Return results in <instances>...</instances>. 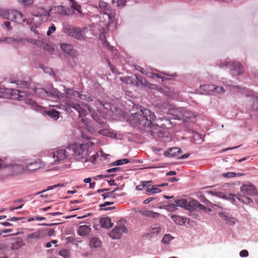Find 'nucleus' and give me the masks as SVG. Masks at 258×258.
Instances as JSON below:
<instances>
[{
    "mask_svg": "<svg viewBox=\"0 0 258 258\" xmlns=\"http://www.w3.org/2000/svg\"><path fill=\"white\" fill-rule=\"evenodd\" d=\"M113 204H114L113 202L107 201V202H105L104 203H103L102 204H100L99 206L100 208H103V207L109 206L113 205Z\"/></svg>",
    "mask_w": 258,
    "mask_h": 258,
    "instance_id": "nucleus-55",
    "label": "nucleus"
},
{
    "mask_svg": "<svg viewBox=\"0 0 258 258\" xmlns=\"http://www.w3.org/2000/svg\"><path fill=\"white\" fill-rule=\"evenodd\" d=\"M49 15H50V17H52V14L67 15V12H66L64 6H62V5L52 7L49 9Z\"/></svg>",
    "mask_w": 258,
    "mask_h": 258,
    "instance_id": "nucleus-19",
    "label": "nucleus"
},
{
    "mask_svg": "<svg viewBox=\"0 0 258 258\" xmlns=\"http://www.w3.org/2000/svg\"><path fill=\"white\" fill-rule=\"evenodd\" d=\"M56 28L54 25H52L49 27L48 30L46 33L47 36L51 35L55 31Z\"/></svg>",
    "mask_w": 258,
    "mask_h": 258,
    "instance_id": "nucleus-48",
    "label": "nucleus"
},
{
    "mask_svg": "<svg viewBox=\"0 0 258 258\" xmlns=\"http://www.w3.org/2000/svg\"><path fill=\"white\" fill-rule=\"evenodd\" d=\"M153 211L150 210H146L142 212V214L144 216L146 217H151L152 214H153Z\"/></svg>",
    "mask_w": 258,
    "mask_h": 258,
    "instance_id": "nucleus-57",
    "label": "nucleus"
},
{
    "mask_svg": "<svg viewBox=\"0 0 258 258\" xmlns=\"http://www.w3.org/2000/svg\"><path fill=\"white\" fill-rule=\"evenodd\" d=\"M46 235L44 230H40L32 234H28L27 235V239H40Z\"/></svg>",
    "mask_w": 258,
    "mask_h": 258,
    "instance_id": "nucleus-21",
    "label": "nucleus"
},
{
    "mask_svg": "<svg viewBox=\"0 0 258 258\" xmlns=\"http://www.w3.org/2000/svg\"><path fill=\"white\" fill-rule=\"evenodd\" d=\"M64 92L66 93L67 98H70L71 96L80 98L82 100L88 101L90 102L87 106L89 111L90 112V106L94 110V113H99L103 111V108L108 109L110 107V104L100 101L96 98H92L89 94H83L77 91H75L70 88L64 89Z\"/></svg>",
    "mask_w": 258,
    "mask_h": 258,
    "instance_id": "nucleus-3",
    "label": "nucleus"
},
{
    "mask_svg": "<svg viewBox=\"0 0 258 258\" xmlns=\"http://www.w3.org/2000/svg\"><path fill=\"white\" fill-rule=\"evenodd\" d=\"M90 113L91 114V117L94 120L97 122L100 126L99 128H102L98 131V133L100 135L108 137L111 134L110 132L107 130L108 125L105 122L104 120L101 118L98 115L99 113L95 114L94 111L90 106Z\"/></svg>",
    "mask_w": 258,
    "mask_h": 258,
    "instance_id": "nucleus-8",
    "label": "nucleus"
},
{
    "mask_svg": "<svg viewBox=\"0 0 258 258\" xmlns=\"http://www.w3.org/2000/svg\"><path fill=\"white\" fill-rule=\"evenodd\" d=\"M168 113L171 116L170 117H163L160 119L162 120L164 119L166 121L169 122L171 126L175 125L176 124L171 122V120H182L184 119L189 118L191 114L184 107H175V106H171V107L168 110Z\"/></svg>",
    "mask_w": 258,
    "mask_h": 258,
    "instance_id": "nucleus-5",
    "label": "nucleus"
},
{
    "mask_svg": "<svg viewBox=\"0 0 258 258\" xmlns=\"http://www.w3.org/2000/svg\"><path fill=\"white\" fill-rule=\"evenodd\" d=\"M101 196L103 197V200H105L107 198H109L112 199H114L115 198V194L114 193V191L104 193L101 195Z\"/></svg>",
    "mask_w": 258,
    "mask_h": 258,
    "instance_id": "nucleus-41",
    "label": "nucleus"
},
{
    "mask_svg": "<svg viewBox=\"0 0 258 258\" xmlns=\"http://www.w3.org/2000/svg\"><path fill=\"white\" fill-rule=\"evenodd\" d=\"M126 0H116V6L119 7H123L126 6Z\"/></svg>",
    "mask_w": 258,
    "mask_h": 258,
    "instance_id": "nucleus-51",
    "label": "nucleus"
},
{
    "mask_svg": "<svg viewBox=\"0 0 258 258\" xmlns=\"http://www.w3.org/2000/svg\"><path fill=\"white\" fill-rule=\"evenodd\" d=\"M162 230V228L160 225H158L157 226H153L151 227V229L150 230V233H153V234H158Z\"/></svg>",
    "mask_w": 258,
    "mask_h": 258,
    "instance_id": "nucleus-40",
    "label": "nucleus"
},
{
    "mask_svg": "<svg viewBox=\"0 0 258 258\" xmlns=\"http://www.w3.org/2000/svg\"><path fill=\"white\" fill-rule=\"evenodd\" d=\"M60 48L64 53H68L70 56L73 57L76 56L77 51L71 44L63 43L60 45Z\"/></svg>",
    "mask_w": 258,
    "mask_h": 258,
    "instance_id": "nucleus-18",
    "label": "nucleus"
},
{
    "mask_svg": "<svg viewBox=\"0 0 258 258\" xmlns=\"http://www.w3.org/2000/svg\"><path fill=\"white\" fill-rule=\"evenodd\" d=\"M67 105L69 107L74 108L79 113L80 117L84 116L87 113V111L86 109H84L80 105L70 100L67 101Z\"/></svg>",
    "mask_w": 258,
    "mask_h": 258,
    "instance_id": "nucleus-17",
    "label": "nucleus"
},
{
    "mask_svg": "<svg viewBox=\"0 0 258 258\" xmlns=\"http://www.w3.org/2000/svg\"><path fill=\"white\" fill-rule=\"evenodd\" d=\"M191 206H192V201L189 203L185 199H180L175 200L174 203H169L167 207L170 209H177V207H182L188 209Z\"/></svg>",
    "mask_w": 258,
    "mask_h": 258,
    "instance_id": "nucleus-10",
    "label": "nucleus"
},
{
    "mask_svg": "<svg viewBox=\"0 0 258 258\" xmlns=\"http://www.w3.org/2000/svg\"><path fill=\"white\" fill-rule=\"evenodd\" d=\"M58 253L64 258H68L69 257L68 252L67 250H61L59 251Z\"/></svg>",
    "mask_w": 258,
    "mask_h": 258,
    "instance_id": "nucleus-53",
    "label": "nucleus"
},
{
    "mask_svg": "<svg viewBox=\"0 0 258 258\" xmlns=\"http://www.w3.org/2000/svg\"><path fill=\"white\" fill-rule=\"evenodd\" d=\"M209 194L213 195V196H218L219 197V198H221L225 200H228V195H225V194H222L221 192H217V191H210L209 192Z\"/></svg>",
    "mask_w": 258,
    "mask_h": 258,
    "instance_id": "nucleus-39",
    "label": "nucleus"
},
{
    "mask_svg": "<svg viewBox=\"0 0 258 258\" xmlns=\"http://www.w3.org/2000/svg\"><path fill=\"white\" fill-rule=\"evenodd\" d=\"M6 43L8 44H12V43H17L19 44L23 41V39H22L21 38L17 37V38H14L11 37H6Z\"/></svg>",
    "mask_w": 258,
    "mask_h": 258,
    "instance_id": "nucleus-34",
    "label": "nucleus"
},
{
    "mask_svg": "<svg viewBox=\"0 0 258 258\" xmlns=\"http://www.w3.org/2000/svg\"><path fill=\"white\" fill-rule=\"evenodd\" d=\"M42 69H43L44 72L45 73H47V74L50 75V76H54L55 75V73H54L53 69L51 68H49L48 67H45V68H42Z\"/></svg>",
    "mask_w": 258,
    "mask_h": 258,
    "instance_id": "nucleus-46",
    "label": "nucleus"
},
{
    "mask_svg": "<svg viewBox=\"0 0 258 258\" xmlns=\"http://www.w3.org/2000/svg\"><path fill=\"white\" fill-rule=\"evenodd\" d=\"M19 2L23 3V4L26 7V6L31 5L34 0H18Z\"/></svg>",
    "mask_w": 258,
    "mask_h": 258,
    "instance_id": "nucleus-50",
    "label": "nucleus"
},
{
    "mask_svg": "<svg viewBox=\"0 0 258 258\" xmlns=\"http://www.w3.org/2000/svg\"><path fill=\"white\" fill-rule=\"evenodd\" d=\"M192 206L204 211L207 210V208L204 205L201 204L197 201H192Z\"/></svg>",
    "mask_w": 258,
    "mask_h": 258,
    "instance_id": "nucleus-37",
    "label": "nucleus"
},
{
    "mask_svg": "<svg viewBox=\"0 0 258 258\" xmlns=\"http://www.w3.org/2000/svg\"><path fill=\"white\" fill-rule=\"evenodd\" d=\"M145 183L146 184H145L146 185L145 188H147V191L148 192L149 189H151V187L153 185H151L150 184V183H151L150 180L145 181Z\"/></svg>",
    "mask_w": 258,
    "mask_h": 258,
    "instance_id": "nucleus-64",
    "label": "nucleus"
},
{
    "mask_svg": "<svg viewBox=\"0 0 258 258\" xmlns=\"http://www.w3.org/2000/svg\"><path fill=\"white\" fill-rule=\"evenodd\" d=\"M241 257H246L248 255V252L247 250H242L240 252Z\"/></svg>",
    "mask_w": 258,
    "mask_h": 258,
    "instance_id": "nucleus-62",
    "label": "nucleus"
},
{
    "mask_svg": "<svg viewBox=\"0 0 258 258\" xmlns=\"http://www.w3.org/2000/svg\"><path fill=\"white\" fill-rule=\"evenodd\" d=\"M11 83L16 84L17 87H21L23 88L31 89L30 84L26 81L21 80H11Z\"/></svg>",
    "mask_w": 258,
    "mask_h": 258,
    "instance_id": "nucleus-29",
    "label": "nucleus"
},
{
    "mask_svg": "<svg viewBox=\"0 0 258 258\" xmlns=\"http://www.w3.org/2000/svg\"><path fill=\"white\" fill-rule=\"evenodd\" d=\"M171 218L173 221H175L177 224L179 225H183L186 219L185 218L177 215L172 216Z\"/></svg>",
    "mask_w": 258,
    "mask_h": 258,
    "instance_id": "nucleus-32",
    "label": "nucleus"
},
{
    "mask_svg": "<svg viewBox=\"0 0 258 258\" xmlns=\"http://www.w3.org/2000/svg\"><path fill=\"white\" fill-rule=\"evenodd\" d=\"M88 28L86 27H74L73 25H67L62 27V32L69 37L79 41H85L87 39L86 32Z\"/></svg>",
    "mask_w": 258,
    "mask_h": 258,
    "instance_id": "nucleus-6",
    "label": "nucleus"
},
{
    "mask_svg": "<svg viewBox=\"0 0 258 258\" xmlns=\"http://www.w3.org/2000/svg\"><path fill=\"white\" fill-rule=\"evenodd\" d=\"M251 99L253 101V107L258 109V94H251L249 95Z\"/></svg>",
    "mask_w": 258,
    "mask_h": 258,
    "instance_id": "nucleus-38",
    "label": "nucleus"
},
{
    "mask_svg": "<svg viewBox=\"0 0 258 258\" xmlns=\"http://www.w3.org/2000/svg\"><path fill=\"white\" fill-rule=\"evenodd\" d=\"M172 239V237L169 234H165L162 239V242L165 244L169 243L170 240Z\"/></svg>",
    "mask_w": 258,
    "mask_h": 258,
    "instance_id": "nucleus-43",
    "label": "nucleus"
},
{
    "mask_svg": "<svg viewBox=\"0 0 258 258\" xmlns=\"http://www.w3.org/2000/svg\"><path fill=\"white\" fill-rule=\"evenodd\" d=\"M240 190L242 194L254 196L257 195V190L253 185L250 183L244 184L240 186Z\"/></svg>",
    "mask_w": 258,
    "mask_h": 258,
    "instance_id": "nucleus-11",
    "label": "nucleus"
},
{
    "mask_svg": "<svg viewBox=\"0 0 258 258\" xmlns=\"http://www.w3.org/2000/svg\"><path fill=\"white\" fill-rule=\"evenodd\" d=\"M24 245L25 244L24 243L23 241L21 239H18L12 243L11 249L12 250H17Z\"/></svg>",
    "mask_w": 258,
    "mask_h": 258,
    "instance_id": "nucleus-30",
    "label": "nucleus"
},
{
    "mask_svg": "<svg viewBox=\"0 0 258 258\" xmlns=\"http://www.w3.org/2000/svg\"><path fill=\"white\" fill-rule=\"evenodd\" d=\"M236 199L238 201L245 204H250L252 203V200L246 196L241 197L240 196V197H236Z\"/></svg>",
    "mask_w": 258,
    "mask_h": 258,
    "instance_id": "nucleus-35",
    "label": "nucleus"
},
{
    "mask_svg": "<svg viewBox=\"0 0 258 258\" xmlns=\"http://www.w3.org/2000/svg\"><path fill=\"white\" fill-rule=\"evenodd\" d=\"M182 150L178 147H172L169 149L167 151L164 153L165 156L171 157L177 155V154H181Z\"/></svg>",
    "mask_w": 258,
    "mask_h": 258,
    "instance_id": "nucleus-24",
    "label": "nucleus"
},
{
    "mask_svg": "<svg viewBox=\"0 0 258 258\" xmlns=\"http://www.w3.org/2000/svg\"><path fill=\"white\" fill-rule=\"evenodd\" d=\"M222 175L224 177L232 178V177H234L236 176V173H234V172H227V173L222 174Z\"/></svg>",
    "mask_w": 258,
    "mask_h": 258,
    "instance_id": "nucleus-49",
    "label": "nucleus"
},
{
    "mask_svg": "<svg viewBox=\"0 0 258 258\" xmlns=\"http://www.w3.org/2000/svg\"><path fill=\"white\" fill-rule=\"evenodd\" d=\"M100 224L104 228H110L112 227L113 223L109 218L103 217L100 219Z\"/></svg>",
    "mask_w": 258,
    "mask_h": 258,
    "instance_id": "nucleus-28",
    "label": "nucleus"
},
{
    "mask_svg": "<svg viewBox=\"0 0 258 258\" xmlns=\"http://www.w3.org/2000/svg\"><path fill=\"white\" fill-rule=\"evenodd\" d=\"M120 167H113L112 168H110L109 169H107L106 170L107 173H112L118 171V170H120Z\"/></svg>",
    "mask_w": 258,
    "mask_h": 258,
    "instance_id": "nucleus-59",
    "label": "nucleus"
},
{
    "mask_svg": "<svg viewBox=\"0 0 258 258\" xmlns=\"http://www.w3.org/2000/svg\"><path fill=\"white\" fill-rule=\"evenodd\" d=\"M45 113L53 120H56L60 116V112L54 109L45 111Z\"/></svg>",
    "mask_w": 258,
    "mask_h": 258,
    "instance_id": "nucleus-27",
    "label": "nucleus"
},
{
    "mask_svg": "<svg viewBox=\"0 0 258 258\" xmlns=\"http://www.w3.org/2000/svg\"><path fill=\"white\" fill-rule=\"evenodd\" d=\"M90 232V227L87 225H81L79 226L77 230L78 234L82 236L88 235Z\"/></svg>",
    "mask_w": 258,
    "mask_h": 258,
    "instance_id": "nucleus-25",
    "label": "nucleus"
},
{
    "mask_svg": "<svg viewBox=\"0 0 258 258\" xmlns=\"http://www.w3.org/2000/svg\"><path fill=\"white\" fill-rule=\"evenodd\" d=\"M4 167L10 170L11 172V174L13 175L20 174L26 170L25 165H20L14 162H11L10 163L6 162L5 163Z\"/></svg>",
    "mask_w": 258,
    "mask_h": 258,
    "instance_id": "nucleus-9",
    "label": "nucleus"
},
{
    "mask_svg": "<svg viewBox=\"0 0 258 258\" xmlns=\"http://www.w3.org/2000/svg\"><path fill=\"white\" fill-rule=\"evenodd\" d=\"M71 7L78 13H81V5H78L76 2H73V4H71Z\"/></svg>",
    "mask_w": 258,
    "mask_h": 258,
    "instance_id": "nucleus-45",
    "label": "nucleus"
},
{
    "mask_svg": "<svg viewBox=\"0 0 258 258\" xmlns=\"http://www.w3.org/2000/svg\"><path fill=\"white\" fill-rule=\"evenodd\" d=\"M98 157V155L97 153H96L95 154H94L92 157H91L89 161H91L92 163H95ZM85 161H88V160H85Z\"/></svg>",
    "mask_w": 258,
    "mask_h": 258,
    "instance_id": "nucleus-60",
    "label": "nucleus"
},
{
    "mask_svg": "<svg viewBox=\"0 0 258 258\" xmlns=\"http://www.w3.org/2000/svg\"><path fill=\"white\" fill-rule=\"evenodd\" d=\"M10 17L15 22L21 23L23 20V15L22 13L17 11V10H12L9 14Z\"/></svg>",
    "mask_w": 258,
    "mask_h": 258,
    "instance_id": "nucleus-22",
    "label": "nucleus"
},
{
    "mask_svg": "<svg viewBox=\"0 0 258 258\" xmlns=\"http://www.w3.org/2000/svg\"><path fill=\"white\" fill-rule=\"evenodd\" d=\"M90 247L97 248L101 246V241L97 237H93L90 241Z\"/></svg>",
    "mask_w": 258,
    "mask_h": 258,
    "instance_id": "nucleus-33",
    "label": "nucleus"
},
{
    "mask_svg": "<svg viewBox=\"0 0 258 258\" xmlns=\"http://www.w3.org/2000/svg\"><path fill=\"white\" fill-rule=\"evenodd\" d=\"M32 94L34 93L36 96L40 98H47V90L43 88L34 87L32 88Z\"/></svg>",
    "mask_w": 258,
    "mask_h": 258,
    "instance_id": "nucleus-20",
    "label": "nucleus"
},
{
    "mask_svg": "<svg viewBox=\"0 0 258 258\" xmlns=\"http://www.w3.org/2000/svg\"><path fill=\"white\" fill-rule=\"evenodd\" d=\"M53 158L55 161H62L68 156L66 149L59 148L53 153Z\"/></svg>",
    "mask_w": 258,
    "mask_h": 258,
    "instance_id": "nucleus-16",
    "label": "nucleus"
},
{
    "mask_svg": "<svg viewBox=\"0 0 258 258\" xmlns=\"http://www.w3.org/2000/svg\"><path fill=\"white\" fill-rule=\"evenodd\" d=\"M156 200H157V198H156V197L149 198L148 199H146V200H144L143 201V203L144 204H147L149 203H150L151 201H153Z\"/></svg>",
    "mask_w": 258,
    "mask_h": 258,
    "instance_id": "nucleus-63",
    "label": "nucleus"
},
{
    "mask_svg": "<svg viewBox=\"0 0 258 258\" xmlns=\"http://www.w3.org/2000/svg\"><path fill=\"white\" fill-rule=\"evenodd\" d=\"M44 232L46 233V235L48 236H52L54 233V231L52 229H45Z\"/></svg>",
    "mask_w": 258,
    "mask_h": 258,
    "instance_id": "nucleus-58",
    "label": "nucleus"
},
{
    "mask_svg": "<svg viewBox=\"0 0 258 258\" xmlns=\"http://www.w3.org/2000/svg\"><path fill=\"white\" fill-rule=\"evenodd\" d=\"M64 94L59 92L53 87H50L47 89V98H52L57 99L63 97Z\"/></svg>",
    "mask_w": 258,
    "mask_h": 258,
    "instance_id": "nucleus-15",
    "label": "nucleus"
},
{
    "mask_svg": "<svg viewBox=\"0 0 258 258\" xmlns=\"http://www.w3.org/2000/svg\"><path fill=\"white\" fill-rule=\"evenodd\" d=\"M146 183L145 181H141V184L136 186V189L139 190H143L146 186Z\"/></svg>",
    "mask_w": 258,
    "mask_h": 258,
    "instance_id": "nucleus-56",
    "label": "nucleus"
},
{
    "mask_svg": "<svg viewBox=\"0 0 258 258\" xmlns=\"http://www.w3.org/2000/svg\"><path fill=\"white\" fill-rule=\"evenodd\" d=\"M104 38V42L103 43L105 45H106V47H107L108 48H109V50H111L113 48V46H111L110 45L109 42H108L106 40V37L104 35H103Z\"/></svg>",
    "mask_w": 258,
    "mask_h": 258,
    "instance_id": "nucleus-61",
    "label": "nucleus"
},
{
    "mask_svg": "<svg viewBox=\"0 0 258 258\" xmlns=\"http://www.w3.org/2000/svg\"><path fill=\"white\" fill-rule=\"evenodd\" d=\"M240 195L237 196L234 194H229L228 195L227 201H230L231 203H232L233 204H234L236 202L235 199H236V197H240Z\"/></svg>",
    "mask_w": 258,
    "mask_h": 258,
    "instance_id": "nucleus-44",
    "label": "nucleus"
},
{
    "mask_svg": "<svg viewBox=\"0 0 258 258\" xmlns=\"http://www.w3.org/2000/svg\"><path fill=\"white\" fill-rule=\"evenodd\" d=\"M127 84L135 85L136 86V77H127Z\"/></svg>",
    "mask_w": 258,
    "mask_h": 258,
    "instance_id": "nucleus-54",
    "label": "nucleus"
},
{
    "mask_svg": "<svg viewBox=\"0 0 258 258\" xmlns=\"http://www.w3.org/2000/svg\"><path fill=\"white\" fill-rule=\"evenodd\" d=\"M156 120L155 113L143 107H140L139 110L136 112L132 113L127 119V121L133 126L140 128L157 126Z\"/></svg>",
    "mask_w": 258,
    "mask_h": 258,
    "instance_id": "nucleus-1",
    "label": "nucleus"
},
{
    "mask_svg": "<svg viewBox=\"0 0 258 258\" xmlns=\"http://www.w3.org/2000/svg\"><path fill=\"white\" fill-rule=\"evenodd\" d=\"M31 94L32 93L30 91H21L11 88L0 87V98L5 99L12 98L17 100H25V103L31 106L33 110L36 111H40L42 107L29 97Z\"/></svg>",
    "mask_w": 258,
    "mask_h": 258,
    "instance_id": "nucleus-2",
    "label": "nucleus"
},
{
    "mask_svg": "<svg viewBox=\"0 0 258 258\" xmlns=\"http://www.w3.org/2000/svg\"><path fill=\"white\" fill-rule=\"evenodd\" d=\"M161 191V189L159 188L158 186L155 185L151 186V189H149L148 190V192L151 194H156L160 193Z\"/></svg>",
    "mask_w": 258,
    "mask_h": 258,
    "instance_id": "nucleus-42",
    "label": "nucleus"
},
{
    "mask_svg": "<svg viewBox=\"0 0 258 258\" xmlns=\"http://www.w3.org/2000/svg\"><path fill=\"white\" fill-rule=\"evenodd\" d=\"M127 229L124 226H119L116 227L110 232V236L113 239H119L121 237L122 233H126Z\"/></svg>",
    "mask_w": 258,
    "mask_h": 258,
    "instance_id": "nucleus-13",
    "label": "nucleus"
},
{
    "mask_svg": "<svg viewBox=\"0 0 258 258\" xmlns=\"http://www.w3.org/2000/svg\"><path fill=\"white\" fill-rule=\"evenodd\" d=\"M130 162V160L127 159H123L118 160L117 161H115L113 162H112L110 165L111 166H117L121 165H124Z\"/></svg>",
    "mask_w": 258,
    "mask_h": 258,
    "instance_id": "nucleus-36",
    "label": "nucleus"
},
{
    "mask_svg": "<svg viewBox=\"0 0 258 258\" xmlns=\"http://www.w3.org/2000/svg\"><path fill=\"white\" fill-rule=\"evenodd\" d=\"M219 216L229 226L234 225L237 221L236 218L231 216L230 214L226 212L219 213Z\"/></svg>",
    "mask_w": 258,
    "mask_h": 258,
    "instance_id": "nucleus-14",
    "label": "nucleus"
},
{
    "mask_svg": "<svg viewBox=\"0 0 258 258\" xmlns=\"http://www.w3.org/2000/svg\"><path fill=\"white\" fill-rule=\"evenodd\" d=\"M35 16H43L47 18L50 17L49 10L46 11L44 8H39L37 9V14H34Z\"/></svg>",
    "mask_w": 258,
    "mask_h": 258,
    "instance_id": "nucleus-31",
    "label": "nucleus"
},
{
    "mask_svg": "<svg viewBox=\"0 0 258 258\" xmlns=\"http://www.w3.org/2000/svg\"><path fill=\"white\" fill-rule=\"evenodd\" d=\"M222 69H230V73L232 76H239L243 73V68L241 64L237 61H224L220 65Z\"/></svg>",
    "mask_w": 258,
    "mask_h": 258,
    "instance_id": "nucleus-7",
    "label": "nucleus"
},
{
    "mask_svg": "<svg viewBox=\"0 0 258 258\" xmlns=\"http://www.w3.org/2000/svg\"><path fill=\"white\" fill-rule=\"evenodd\" d=\"M92 145L93 143L91 141L83 144L76 143L69 146L68 150L72 152L71 154L75 160L81 161L87 158L91 153Z\"/></svg>",
    "mask_w": 258,
    "mask_h": 258,
    "instance_id": "nucleus-4",
    "label": "nucleus"
},
{
    "mask_svg": "<svg viewBox=\"0 0 258 258\" xmlns=\"http://www.w3.org/2000/svg\"><path fill=\"white\" fill-rule=\"evenodd\" d=\"M41 167L40 163L37 161L28 163L25 165V170L32 172L39 169Z\"/></svg>",
    "mask_w": 258,
    "mask_h": 258,
    "instance_id": "nucleus-23",
    "label": "nucleus"
},
{
    "mask_svg": "<svg viewBox=\"0 0 258 258\" xmlns=\"http://www.w3.org/2000/svg\"><path fill=\"white\" fill-rule=\"evenodd\" d=\"M99 7L101 9H103L105 10H108V4L104 2H100L99 3Z\"/></svg>",
    "mask_w": 258,
    "mask_h": 258,
    "instance_id": "nucleus-52",
    "label": "nucleus"
},
{
    "mask_svg": "<svg viewBox=\"0 0 258 258\" xmlns=\"http://www.w3.org/2000/svg\"><path fill=\"white\" fill-rule=\"evenodd\" d=\"M200 88L206 92V94H210L211 92L217 93H224L225 90L223 87H218L213 85H204L200 86Z\"/></svg>",
    "mask_w": 258,
    "mask_h": 258,
    "instance_id": "nucleus-12",
    "label": "nucleus"
},
{
    "mask_svg": "<svg viewBox=\"0 0 258 258\" xmlns=\"http://www.w3.org/2000/svg\"><path fill=\"white\" fill-rule=\"evenodd\" d=\"M135 76L136 77V86H149V83L147 81L145 78H144L142 75L138 74H136Z\"/></svg>",
    "mask_w": 258,
    "mask_h": 258,
    "instance_id": "nucleus-26",
    "label": "nucleus"
},
{
    "mask_svg": "<svg viewBox=\"0 0 258 258\" xmlns=\"http://www.w3.org/2000/svg\"><path fill=\"white\" fill-rule=\"evenodd\" d=\"M63 186V184L58 183V184L54 185H53L52 186H49L47 189L44 190H42L41 192H39L37 193L36 195H38V194H40L43 193V192L46 191L47 190L52 189L54 188H56V187H62Z\"/></svg>",
    "mask_w": 258,
    "mask_h": 258,
    "instance_id": "nucleus-47",
    "label": "nucleus"
}]
</instances>
